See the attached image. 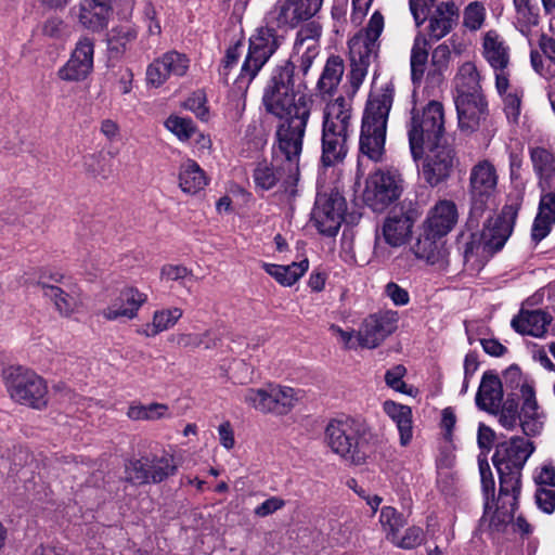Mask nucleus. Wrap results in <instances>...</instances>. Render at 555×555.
Masks as SVG:
<instances>
[{"label":"nucleus","mask_w":555,"mask_h":555,"mask_svg":"<svg viewBox=\"0 0 555 555\" xmlns=\"http://www.w3.org/2000/svg\"><path fill=\"white\" fill-rule=\"evenodd\" d=\"M300 78L289 64L272 68L261 98L268 114L284 119L276 129V146L287 164L289 183L299 179L304 137L314 104L306 93L307 83Z\"/></svg>","instance_id":"obj_1"},{"label":"nucleus","mask_w":555,"mask_h":555,"mask_svg":"<svg viewBox=\"0 0 555 555\" xmlns=\"http://www.w3.org/2000/svg\"><path fill=\"white\" fill-rule=\"evenodd\" d=\"M393 95V85L386 83L370 93L363 111L359 151L374 163L382 162L385 155L387 124Z\"/></svg>","instance_id":"obj_2"},{"label":"nucleus","mask_w":555,"mask_h":555,"mask_svg":"<svg viewBox=\"0 0 555 555\" xmlns=\"http://www.w3.org/2000/svg\"><path fill=\"white\" fill-rule=\"evenodd\" d=\"M353 133V109L350 100L338 96L328 102L323 111L322 155L325 167L341 163L348 153V142Z\"/></svg>","instance_id":"obj_3"},{"label":"nucleus","mask_w":555,"mask_h":555,"mask_svg":"<svg viewBox=\"0 0 555 555\" xmlns=\"http://www.w3.org/2000/svg\"><path fill=\"white\" fill-rule=\"evenodd\" d=\"M367 436L366 422L350 416L331 420L325 428V441L331 450L353 465L365 462Z\"/></svg>","instance_id":"obj_4"},{"label":"nucleus","mask_w":555,"mask_h":555,"mask_svg":"<svg viewBox=\"0 0 555 555\" xmlns=\"http://www.w3.org/2000/svg\"><path fill=\"white\" fill-rule=\"evenodd\" d=\"M534 451L533 443L519 436L509 438L495 446L492 463L496 468L502 493H520L521 472Z\"/></svg>","instance_id":"obj_5"},{"label":"nucleus","mask_w":555,"mask_h":555,"mask_svg":"<svg viewBox=\"0 0 555 555\" xmlns=\"http://www.w3.org/2000/svg\"><path fill=\"white\" fill-rule=\"evenodd\" d=\"M409 145L414 160L420 159L427 147L442 144L444 112L440 102L430 101L422 111L412 109L406 125Z\"/></svg>","instance_id":"obj_6"},{"label":"nucleus","mask_w":555,"mask_h":555,"mask_svg":"<svg viewBox=\"0 0 555 555\" xmlns=\"http://www.w3.org/2000/svg\"><path fill=\"white\" fill-rule=\"evenodd\" d=\"M275 28V25H270L266 20V26L257 28L249 38L248 52L238 76L240 83H245L248 87L282 44L284 37L278 35Z\"/></svg>","instance_id":"obj_7"},{"label":"nucleus","mask_w":555,"mask_h":555,"mask_svg":"<svg viewBox=\"0 0 555 555\" xmlns=\"http://www.w3.org/2000/svg\"><path fill=\"white\" fill-rule=\"evenodd\" d=\"M5 379L8 391L14 401L38 410L47 406V384L34 371L21 366L12 367Z\"/></svg>","instance_id":"obj_8"},{"label":"nucleus","mask_w":555,"mask_h":555,"mask_svg":"<svg viewBox=\"0 0 555 555\" xmlns=\"http://www.w3.org/2000/svg\"><path fill=\"white\" fill-rule=\"evenodd\" d=\"M403 189L404 180L398 169H378L366 180L364 201L373 210L379 211L396 202Z\"/></svg>","instance_id":"obj_9"},{"label":"nucleus","mask_w":555,"mask_h":555,"mask_svg":"<svg viewBox=\"0 0 555 555\" xmlns=\"http://www.w3.org/2000/svg\"><path fill=\"white\" fill-rule=\"evenodd\" d=\"M420 212L412 202H402L393 207L385 218L380 234L376 238H382L391 247H400L409 242L412 236V230Z\"/></svg>","instance_id":"obj_10"},{"label":"nucleus","mask_w":555,"mask_h":555,"mask_svg":"<svg viewBox=\"0 0 555 555\" xmlns=\"http://www.w3.org/2000/svg\"><path fill=\"white\" fill-rule=\"evenodd\" d=\"M346 208V201L338 192L318 194L311 222L321 234L334 236L340 229Z\"/></svg>","instance_id":"obj_11"},{"label":"nucleus","mask_w":555,"mask_h":555,"mask_svg":"<svg viewBox=\"0 0 555 555\" xmlns=\"http://www.w3.org/2000/svg\"><path fill=\"white\" fill-rule=\"evenodd\" d=\"M456 163L457 158L454 149L449 144L442 143L428 147L418 172L430 188H436L450 179Z\"/></svg>","instance_id":"obj_12"},{"label":"nucleus","mask_w":555,"mask_h":555,"mask_svg":"<svg viewBox=\"0 0 555 555\" xmlns=\"http://www.w3.org/2000/svg\"><path fill=\"white\" fill-rule=\"evenodd\" d=\"M498 185V173L494 165L487 160H479L469 172V195L472 214L481 216L488 202L494 195Z\"/></svg>","instance_id":"obj_13"},{"label":"nucleus","mask_w":555,"mask_h":555,"mask_svg":"<svg viewBox=\"0 0 555 555\" xmlns=\"http://www.w3.org/2000/svg\"><path fill=\"white\" fill-rule=\"evenodd\" d=\"M321 36L322 26L318 21H310L304 24L297 31L294 43L295 53L300 55L299 68H297V66L289 60L280 62L273 68L289 64L294 67V74L300 76L301 81L306 82L305 77L320 52Z\"/></svg>","instance_id":"obj_14"},{"label":"nucleus","mask_w":555,"mask_h":555,"mask_svg":"<svg viewBox=\"0 0 555 555\" xmlns=\"http://www.w3.org/2000/svg\"><path fill=\"white\" fill-rule=\"evenodd\" d=\"M322 3L323 0H276L266 20L276 28H295L299 23L313 17Z\"/></svg>","instance_id":"obj_15"},{"label":"nucleus","mask_w":555,"mask_h":555,"mask_svg":"<svg viewBox=\"0 0 555 555\" xmlns=\"http://www.w3.org/2000/svg\"><path fill=\"white\" fill-rule=\"evenodd\" d=\"M398 320V312L392 310L369 315L357 332L358 344L364 348H376L396 331Z\"/></svg>","instance_id":"obj_16"},{"label":"nucleus","mask_w":555,"mask_h":555,"mask_svg":"<svg viewBox=\"0 0 555 555\" xmlns=\"http://www.w3.org/2000/svg\"><path fill=\"white\" fill-rule=\"evenodd\" d=\"M94 41L81 37L73 50L69 60L59 69L57 75L64 81H82L93 69Z\"/></svg>","instance_id":"obj_17"},{"label":"nucleus","mask_w":555,"mask_h":555,"mask_svg":"<svg viewBox=\"0 0 555 555\" xmlns=\"http://www.w3.org/2000/svg\"><path fill=\"white\" fill-rule=\"evenodd\" d=\"M454 103L461 131L473 133L487 120L489 109L483 93L454 95Z\"/></svg>","instance_id":"obj_18"},{"label":"nucleus","mask_w":555,"mask_h":555,"mask_svg":"<svg viewBox=\"0 0 555 555\" xmlns=\"http://www.w3.org/2000/svg\"><path fill=\"white\" fill-rule=\"evenodd\" d=\"M519 205H505L502 212L487 221L481 232V242L490 250H500L512 234Z\"/></svg>","instance_id":"obj_19"},{"label":"nucleus","mask_w":555,"mask_h":555,"mask_svg":"<svg viewBox=\"0 0 555 555\" xmlns=\"http://www.w3.org/2000/svg\"><path fill=\"white\" fill-rule=\"evenodd\" d=\"M190 67L189 57L178 51H168L154 60L146 69V81L149 85L158 88L170 77H182Z\"/></svg>","instance_id":"obj_20"},{"label":"nucleus","mask_w":555,"mask_h":555,"mask_svg":"<svg viewBox=\"0 0 555 555\" xmlns=\"http://www.w3.org/2000/svg\"><path fill=\"white\" fill-rule=\"evenodd\" d=\"M147 301V295L137 287L121 288L112 302L101 310L100 314L107 321L133 320L139 310Z\"/></svg>","instance_id":"obj_21"},{"label":"nucleus","mask_w":555,"mask_h":555,"mask_svg":"<svg viewBox=\"0 0 555 555\" xmlns=\"http://www.w3.org/2000/svg\"><path fill=\"white\" fill-rule=\"evenodd\" d=\"M459 8L453 1H442L428 12L426 21L429 39L438 41L450 34L457 25Z\"/></svg>","instance_id":"obj_22"},{"label":"nucleus","mask_w":555,"mask_h":555,"mask_svg":"<svg viewBox=\"0 0 555 555\" xmlns=\"http://www.w3.org/2000/svg\"><path fill=\"white\" fill-rule=\"evenodd\" d=\"M459 218L454 202L441 199L429 210L424 231L433 236H446L456 224Z\"/></svg>","instance_id":"obj_23"},{"label":"nucleus","mask_w":555,"mask_h":555,"mask_svg":"<svg viewBox=\"0 0 555 555\" xmlns=\"http://www.w3.org/2000/svg\"><path fill=\"white\" fill-rule=\"evenodd\" d=\"M287 164L281 162L279 156L273 157L271 162L263 159L259 162L253 173L254 182L258 189L263 191L271 190L279 182L282 183L285 191L296 183L288 182Z\"/></svg>","instance_id":"obj_24"},{"label":"nucleus","mask_w":555,"mask_h":555,"mask_svg":"<svg viewBox=\"0 0 555 555\" xmlns=\"http://www.w3.org/2000/svg\"><path fill=\"white\" fill-rule=\"evenodd\" d=\"M521 399L519 424L526 436L534 437L542 431L544 422L543 414L539 412L535 391L530 384L521 386Z\"/></svg>","instance_id":"obj_25"},{"label":"nucleus","mask_w":555,"mask_h":555,"mask_svg":"<svg viewBox=\"0 0 555 555\" xmlns=\"http://www.w3.org/2000/svg\"><path fill=\"white\" fill-rule=\"evenodd\" d=\"M519 494L520 493L509 491L507 493H502L500 488L498 505L493 511L492 504L490 503V513L488 515V519L483 521L482 517V525L488 524L490 530L495 532H503L506 529L507 525H509L514 518V513L517 508Z\"/></svg>","instance_id":"obj_26"},{"label":"nucleus","mask_w":555,"mask_h":555,"mask_svg":"<svg viewBox=\"0 0 555 555\" xmlns=\"http://www.w3.org/2000/svg\"><path fill=\"white\" fill-rule=\"evenodd\" d=\"M503 401V387L500 377L492 371L483 373L476 395V404L480 410L498 413Z\"/></svg>","instance_id":"obj_27"},{"label":"nucleus","mask_w":555,"mask_h":555,"mask_svg":"<svg viewBox=\"0 0 555 555\" xmlns=\"http://www.w3.org/2000/svg\"><path fill=\"white\" fill-rule=\"evenodd\" d=\"M416 258L425 260L439 269L446 268L449 263L448 250L442 241V236H433L429 232L423 231V234L413 246Z\"/></svg>","instance_id":"obj_28"},{"label":"nucleus","mask_w":555,"mask_h":555,"mask_svg":"<svg viewBox=\"0 0 555 555\" xmlns=\"http://www.w3.org/2000/svg\"><path fill=\"white\" fill-rule=\"evenodd\" d=\"M552 321V315L543 310H521L513 318L512 327L522 335L542 337Z\"/></svg>","instance_id":"obj_29"},{"label":"nucleus","mask_w":555,"mask_h":555,"mask_svg":"<svg viewBox=\"0 0 555 555\" xmlns=\"http://www.w3.org/2000/svg\"><path fill=\"white\" fill-rule=\"evenodd\" d=\"M529 156L538 186H555V153L543 146H534L529 149Z\"/></svg>","instance_id":"obj_30"},{"label":"nucleus","mask_w":555,"mask_h":555,"mask_svg":"<svg viewBox=\"0 0 555 555\" xmlns=\"http://www.w3.org/2000/svg\"><path fill=\"white\" fill-rule=\"evenodd\" d=\"M482 49L485 59L495 72L506 69L509 63V48L495 30L485 34Z\"/></svg>","instance_id":"obj_31"},{"label":"nucleus","mask_w":555,"mask_h":555,"mask_svg":"<svg viewBox=\"0 0 555 555\" xmlns=\"http://www.w3.org/2000/svg\"><path fill=\"white\" fill-rule=\"evenodd\" d=\"M307 259L287 266L262 262L261 268L283 286H292L308 270Z\"/></svg>","instance_id":"obj_32"},{"label":"nucleus","mask_w":555,"mask_h":555,"mask_svg":"<svg viewBox=\"0 0 555 555\" xmlns=\"http://www.w3.org/2000/svg\"><path fill=\"white\" fill-rule=\"evenodd\" d=\"M385 413L396 423L400 434L401 446H406L412 439V410L408 405L393 401L384 403Z\"/></svg>","instance_id":"obj_33"},{"label":"nucleus","mask_w":555,"mask_h":555,"mask_svg":"<svg viewBox=\"0 0 555 555\" xmlns=\"http://www.w3.org/2000/svg\"><path fill=\"white\" fill-rule=\"evenodd\" d=\"M454 95L482 93L479 73L473 62H465L461 65L454 78Z\"/></svg>","instance_id":"obj_34"},{"label":"nucleus","mask_w":555,"mask_h":555,"mask_svg":"<svg viewBox=\"0 0 555 555\" xmlns=\"http://www.w3.org/2000/svg\"><path fill=\"white\" fill-rule=\"evenodd\" d=\"M137 29L129 25L114 27L107 37V52L111 59H120L137 38Z\"/></svg>","instance_id":"obj_35"},{"label":"nucleus","mask_w":555,"mask_h":555,"mask_svg":"<svg viewBox=\"0 0 555 555\" xmlns=\"http://www.w3.org/2000/svg\"><path fill=\"white\" fill-rule=\"evenodd\" d=\"M515 25L521 34H528L540 23V9L534 0H513Z\"/></svg>","instance_id":"obj_36"},{"label":"nucleus","mask_w":555,"mask_h":555,"mask_svg":"<svg viewBox=\"0 0 555 555\" xmlns=\"http://www.w3.org/2000/svg\"><path fill=\"white\" fill-rule=\"evenodd\" d=\"M207 184L205 172L191 159L181 165L179 185L184 193L196 194Z\"/></svg>","instance_id":"obj_37"},{"label":"nucleus","mask_w":555,"mask_h":555,"mask_svg":"<svg viewBox=\"0 0 555 555\" xmlns=\"http://www.w3.org/2000/svg\"><path fill=\"white\" fill-rule=\"evenodd\" d=\"M104 7L90 4L89 1L82 0L79 9V23L92 31L102 30L106 27L111 12Z\"/></svg>","instance_id":"obj_38"},{"label":"nucleus","mask_w":555,"mask_h":555,"mask_svg":"<svg viewBox=\"0 0 555 555\" xmlns=\"http://www.w3.org/2000/svg\"><path fill=\"white\" fill-rule=\"evenodd\" d=\"M344 69V62L339 56H330L318 81L319 91L327 94L332 93L339 85Z\"/></svg>","instance_id":"obj_39"},{"label":"nucleus","mask_w":555,"mask_h":555,"mask_svg":"<svg viewBox=\"0 0 555 555\" xmlns=\"http://www.w3.org/2000/svg\"><path fill=\"white\" fill-rule=\"evenodd\" d=\"M428 62L427 40L418 35L411 50V78L414 85H420L424 78Z\"/></svg>","instance_id":"obj_40"},{"label":"nucleus","mask_w":555,"mask_h":555,"mask_svg":"<svg viewBox=\"0 0 555 555\" xmlns=\"http://www.w3.org/2000/svg\"><path fill=\"white\" fill-rule=\"evenodd\" d=\"M349 50L352 64L369 67L377 56L378 43H372L361 36H354L349 41Z\"/></svg>","instance_id":"obj_41"},{"label":"nucleus","mask_w":555,"mask_h":555,"mask_svg":"<svg viewBox=\"0 0 555 555\" xmlns=\"http://www.w3.org/2000/svg\"><path fill=\"white\" fill-rule=\"evenodd\" d=\"M43 295L54 302L62 315H70L78 307L77 296L68 294L59 286L42 284Z\"/></svg>","instance_id":"obj_42"},{"label":"nucleus","mask_w":555,"mask_h":555,"mask_svg":"<svg viewBox=\"0 0 555 555\" xmlns=\"http://www.w3.org/2000/svg\"><path fill=\"white\" fill-rule=\"evenodd\" d=\"M147 468L151 483H159L170 476H173L178 467L173 455L164 454L162 456H149Z\"/></svg>","instance_id":"obj_43"},{"label":"nucleus","mask_w":555,"mask_h":555,"mask_svg":"<svg viewBox=\"0 0 555 555\" xmlns=\"http://www.w3.org/2000/svg\"><path fill=\"white\" fill-rule=\"evenodd\" d=\"M246 404L262 413H275L271 384L266 388H248L243 395Z\"/></svg>","instance_id":"obj_44"},{"label":"nucleus","mask_w":555,"mask_h":555,"mask_svg":"<svg viewBox=\"0 0 555 555\" xmlns=\"http://www.w3.org/2000/svg\"><path fill=\"white\" fill-rule=\"evenodd\" d=\"M149 456L131 459L125 464V480L134 486L151 483L149 472Z\"/></svg>","instance_id":"obj_45"},{"label":"nucleus","mask_w":555,"mask_h":555,"mask_svg":"<svg viewBox=\"0 0 555 555\" xmlns=\"http://www.w3.org/2000/svg\"><path fill=\"white\" fill-rule=\"evenodd\" d=\"M451 59L450 48L441 43L436 47L431 53L430 65L427 73V79H430L433 82H441L443 78V73L448 69L449 63Z\"/></svg>","instance_id":"obj_46"},{"label":"nucleus","mask_w":555,"mask_h":555,"mask_svg":"<svg viewBox=\"0 0 555 555\" xmlns=\"http://www.w3.org/2000/svg\"><path fill=\"white\" fill-rule=\"evenodd\" d=\"M379 522L386 531V539L390 542L399 534L406 524L404 516L392 506H384L380 511Z\"/></svg>","instance_id":"obj_47"},{"label":"nucleus","mask_w":555,"mask_h":555,"mask_svg":"<svg viewBox=\"0 0 555 555\" xmlns=\"http://www.w3.org/2000/svg\"><path fill=\"white\" fill-rule=\"evenodd\" d=\"M219 337L212 330H206L203 333H186L180 334L177 338V344L183 348H198L211 349L217 346Z\"/></svg>","instance_id":"obj_48"},{"label":"nucleus","mask_w":555,"mask_h":555,"mask_svg":"<svg viewBox=\"0 0 555 555\" xmlns=\"http://www.w3.org/2000/svg\"><path fill=\"white\" fill-rule=\"evenodd\" d=\"M478 466L481 478V489L485 496L483 521H486L490 513V501L494 500L495 482L487 459L479 457Z\"/></svg>","instance_id":"obj_49"},{"label":"nucleus","mask_w":555,"mask_h":555,"mask_svg":"<svg viewBox=\"0 0 555 555\" xmlns=\"http://www.w3.org/2000/svg\"><path fill=\"white\" fill-rule=\"evenodd\" d=\"M486 8L479 1L468 3L463 12V26L472 31L479 30L486 21Z\"/></svg>","instance_id":"obj_50"},{"label":"nucleus","mask_w":555,"mask_h":555,"mask_svg":"<svg viewBox=\"0 0 555 555\" xmlns=\"http://www.w3.org/2000/svg\"><path fill=\"white\" fill-rule=\"evenodd\" d=\"M165 127L180 141L190 140L196 132V127L190 118L177 115H170L165 121Z\"/></svg>","instance_id":"obj_51"},{"label":"nucleus","mask_w":555,"mask_h":555,"mask_svg":"<svg viewBox=\"0 0 555 555\" xmlns=\"http://www.w3.org/2000/svg\"><path fill=\"white\" fill-rule=\"evenodd\" d=\"M271 390L275 404V414H285L293 408L296 400L295 390L291 387L272 385Z\"/></svg>","instance_id":"obj_52"},{"label":"nucleus","mask_w":555,"mask_h":555,"mask_svg":"<svg viewBox=\"0 0 555 555\" xmlns=\"http://www.w3.org/2000/svg\"><path fill=\"white\" fill-rule=\"evenodd\" d=\"M182 314V309L178 307L156 310L153 314L154 327H157L159 333L167 331L176 325Z\"/></svg>","instance_id":"obj_53"},{"label":"nucleus","mask_w":555,"mask_h":555,"mask_svg":"<svg viewBox=\"0 0 555 555\" xmlns=\"http://www.w3.org/2000/svg\"><path fill=\"white\" fill-rule=\"evenodd\" d=\"M83 168L93 177L106 179L109 176L105 156L102 153H92L83 156Z\"/></svg>","instance_id":"obj_54"},{"label":"nucleus","mask_w":555,"mask_h":555,"mask_svg":"<svg viewBox=\"0 0 555 555\" xmlns=\"http://www.w3.org/2000/svg\"><path fill=\"white\" fill-rule=\"evenodd\" d=\"M425 534L421 527L412 526L409 527L404 534L400 538L399 534L395 538L391 543L397 547L403 550H411L421 545L424 541Z\"/></svg>","instance_id":"obj_55"},{"label":"nucleus","mask_w":555,"mask_h":555,"mask_svg":"<svg viewBox=\"0 0 555 555\" xmlns=\"http://www.w3.org/2000/svg\"><path fill=\"white\" fill-rule=\"evenodd\" d=\"M520 418V412L518 411V404L514 400H507L499 413L500 424L511 430L514 429Z\"/></svg>","instance_id":"obj_56"},{"label":"nucleus","mask_w":555,"mask_h":555,"mask_svg":"<svg viewBox=\"0 0 555 555\" xmlns=\"http://www.w3.org/2000/svg\"><path fill=\"white\" fill-rule=\"evenodd\" d=\"M555 223V218L550 216H545L542 214L537 215L534 218L532 229H531V237L535 243L541 242L545 238L552 230V225Z\"/></svg>","instance_id":"obj_57"},{"label":"nucleus","mask_w":555,"mask_h":555,"mask_svg":"<svg viewBox=\"0 0 555 555\" xmlns=\"http://www.w3.org/2000/svg\"><path fill=\"white\" fill-rule=\"evenodd\" d=\"M184 107L193 112L199 119L207 120L208 108L206 106V98L203 92H194L190 98L185 100Z\"/></svg>","instance_id":"obj_58"},{"label":"nucleus","mask_w":555,"mask_h":555,"mask_svg":"<svg viewBox=\"0 0 555 555\" xmlns=\"http://www.w3.org/2000/svg\"><path fill=\"white\" fill-rule=\"evenodd\" d=\"M541 197L539 203V214L555 218V185L539 186Z\"/></svg>","instance_id":"obj_59"},{"label":"nucleus","mask_w":555,"mask_h":555,"mask_svg":"<svg viewBox=\"0 0 555 555\" xmlns=\"http://www.w3.org/2000/svg\"><path fill=\"white\" fill-rule=\"evenodd\" d=\"M410 11L414 17L417 27L426 22L428 12L435 8V0H410Z\"/></svg>","instance_id":"obj_60"},{"label":"nucleus","mask_w":555,"mask_h":555,"mask_svg":"<svg viewBox=\"0 0 555 555\" xmlns=\"http://www.w3.org/2000/svg\"><path fill=\"white\" fill-rule=\"evenodd\" d=\"M192 276V270L182 264H165L160 269V278L166 281L183 282L185 279Z\"/></svg>","instance_id":"obj_61"},{"label":"nucleus","mask_w":555,"mask_h":555,"mask_svg":"<svg viewBox=\"0 0 555 555\" xmlns=\"http://www.w3.org/2000/svg\"><path fill=\"white\" fill-rule=\"evenodd\" d=\"M384 29V17L379 12H374L371 16L369 24L365 28L364 35H360L365 38L366 41L377 43V40Z\"/></svg>","instance_id":"obj_62"},{"label":"nucleus","mask_w":555,"mask_h":555,"mask_svg":"<svg viewBox=\"0 0 555 555\" xmlns=\"http://www.w3.org/2000/svg\"><path fill=\"white\" fill-rule=\"evenodd\" d=\"M535 503L538 507L546 514H552L555 509V490L539 487L535 491Z\"/></svg>","instance_id":"obj_63"},{"label":"nucleus","mask_w":555,"mask_h":555,"mask_svg":"<svg viewBox=\"0 0 555 555\" xmlns=\"http://www.w3.org/2000/svg\"><path fill=\"white\" fill-rule=\"evenodd\" d=\"M503 101L507 118L513 122H517L520 115L521 96L516 92H508L504 94Z\"/></svg>","instance_id":"obj_64"}]
</instances>
